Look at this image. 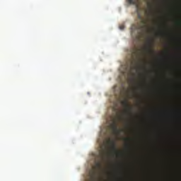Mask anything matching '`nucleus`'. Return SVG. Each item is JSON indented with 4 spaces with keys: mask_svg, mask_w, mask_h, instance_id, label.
<instances>
[{
    "mask_svg": "<svg viewBox=\"0 0 181 181\" xmlns=\"http://www.w3.org/2000/svg\"><path fill=\"white\" fill-rule=\"evenodd\" d=\"M150 8L152 9L153 8V6H150Z\"/></svg>",
    "mask_w": 181,
    "mask_h": 181,
    "instance_id": "obj_10",
    "label": "nucleus"
},
{
    "mask_svg": "<svg viewBox=\"0 0 181 181\" xmlns=\"http://www.w3.org/2000/svg\"><path fill=\"white\" fill-rule=\"evenodd\" d=\"M127 1L129 4H134L138 8V7H139V6H138L139 0H127Z\"/></svg>",
    "mask_w": 181,
    "mask_h": 181,
    "instance_id": "obj_6",
    "label": "nucleus"
},
{
    "mask_svg": "<svg viewBox=\"0 0 181 181\" xmlns=\"http://www.w3.org/2000/svg\"><path fill=\"white\" fill-rule=\"evenodd\" d=\"M138 53V49L136 46H133L130 50L131 56H134L135 54H137Z\"/></svg>",
    "mask_w": 181,
    "mask_h": 181,
    "instance_id": "obj_5",
    "label": "nucleus"
},
{
    "mask_svg": "<svg viewBox=\"0 0 181 181\" xmlns=\"http://www.w3.org/2000/svg\"><path fill=\"white\" fill-rule=\"evenodd\" d=\"M127 141H129V139H126Z\"/></svg>",
    "mask_w": 181,
    "mask_h": 181,
    "instance_id": "obj_13",
    "label": "nucleus"
},
{
    "mask_svg": "<svg viewBox=\"0 0 181 181\" xmlns=\"http://www.w3.org/2000/svg\"><path fill=\"white\" fill-rule=\"evenodd\" d=\"M152 45H153L152 40H148L147 42L146 50H147V52H149L150 53H153V50H152Z\"/></svg>",
    "mask_w": 181,
    "mask_h": 181,
    "instance_id": "obj_3",
    "label": "nucleus"
},
{
    "mask_svg": "<svg viewBox=\"0 0 181 181\" xmlns=\"http://www.w3.org/2000/svg\"><path fill=\"white\" fill-rule=\"evenodd\" d=\"M180 117H181V112H180Z\"/></svg>",
    "mask_w": 181,
    "mask_h": 181,
    "instance_id": "obj_12",
    "label": "nucleus"
},
{
    "mask_svg": "<svg viewBox=\"0 0 181 181\" xmlns=\"http://www.w3.org/2000/svg\"><path fill=\"white\" fill-rule=\"evenodd\" d=\"M123 105H124L126 109H127V112L128 113V115H129L130 116H132L133 113H132V110H133V107L132 106H130L128 103V102L124 101L122 102Z\"/></svg>",
    "mask_w": 181,
    "mask_h": 181,
    "instance_id": "obj_2",
    "label": "nucleus"
},
{
    "mask_svg": "<svg viewBox=\"0 0 181 181\" xmlns=\"http://www.w3.org/2000/svg\"><path fill=\"white\" fill-rule=\"evenodd\" d=\"M180 11H181V6H180Z\"/></svg>",
    "mask_w": 181,
    "mask_h": 181,
    "instance_id": "obj_11",
    "label": "nucleus"
},
{
    "mask_svg": "<svg viewBox=\"0 0 181 181\" xmlns=\"http://www.w3.org/2000/svg\"><path fill=\"white\" fill-rule=\"evenodd\" d=\"M112 149L115 151L117 157H121V156H122V153H119V151H118L115 147V143H114V141L112 142Z\"/></svg>",
    "mask_w": 181,
    "mask_h": 181,
    "instance_id": "obj_4",
    "label": "nucleus"
},
{
    "mask_svg": "<svg viewBox=\"0 0 181 181\" xmlns=\"http://www.w3.org/2000/svg\"><path fill=\"white\" fill-rule=\"evenodd\" d=\"M96 165H97V167H101L100 163H96Z\"/></svg>",
    "mask_w": 181,
    "mask_h": 181,
    "instance_id": "obj_9",
    "label": "nucleus"
},
{
    "mask_svg": "<svg viewBox=\"0 0 181 181\" xmlns=\"http://www.w3.org/2000/svg\"><path fill=\"white\" fill-rule=\"evenodd\" d=\"M119 29L123 30V29H124L125 26H124V25H119Z\"/></svg>",
    "mask_w": 181,
    "mask_h": 181,
    "instance_id": "obj_8",
    "label": "nucleus"
},
{
    "mask_svg": "<svg viewBox=\"0 0 181 181\" xmlns=\"http://www.w3.org/2000/svg\"><path fill=\"white\" fill-rule=\"evenodd\" d=\"M138 17L139 18V19H141V22H142V24H136V23H133L131 26V33L132 35H134V32L136 31L137 33V35H136V37L137 39H139V33H141L142 29H144V21L142 19V17H141L140 14H138Z\"/></svg>",
    "mask_w": 181,
    "mask_h": 181,
    "instance_id": "obj_1",
    "label": "nucleus"
},
{
    "mask_svg": "<svg viewBox=\"0 0 181 181\" xmlns=\"http://www.w3.org/2000/svg\"><path fill=\"white\" fill-rule=\"evenodd\" d=\"M112 129L115 131V132H117L118 131V129L117 127V124L115 123H114L112 124Z\"/></svg>",
    "mask_w": 181,
    "mask_h": 181,
    "instance_id": "obj_7",
    "label": "nucleus"
}]
</instances>
